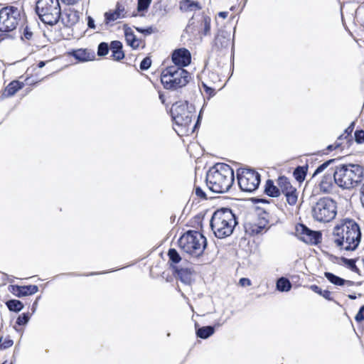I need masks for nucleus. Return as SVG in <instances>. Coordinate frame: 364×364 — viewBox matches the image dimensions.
Wrapping results in <instances>:
<instances>
[{"label": "nucleus", "mask_w": 364, "mask_h": 364, "mask_svg": "<svg viewBox=\"0 0 364 364\" xmlns=\"http://www.w3.org/2000/svg\"><path fill=\"white\" fill-rule=\"evenodd\" d=\"M193 110V107L189 106L186 101L176 102L171 107V114L175 124L184 129L185 132H188L190 129Z\"/></svg>", "instance_id": "nucleus-8"}, {"label": "nucleus", "mask_w": 364, "mask_h": 364, "mask_svg": "<svg viewBox=\"0 0 364 364\" xmlns=\"http://www.w3.org/2000/svg\"><path fill=\"white\" fill-rule=\"evenodd\" d=\"M191 77V74L185 69L170 66L162 72L161 82L165 89L175 90L186 86Z\"/></svg>", "instance_id": "nucleus-6"}, {"label": "nucleus", "mask_w": 364, "mask_h": 364, "mask_svg": "<svg viewBox=\"0 0 364 364\" xmlns=\"http://www.w3.org/2000/svg\"><path fill=\"white\" fill-rule=\"evenodd\" d=\"M308 171V166H297L293 173L295 179L301 183L304 181Z\"/></svg>", "instance_id": "nucleus-30"}, {"label": "nucleus", "mask_w": 364, "mask_h": 364, "mask_svg": "<svg viewBox=\"0 0 364 364\" xmlns=\"http://www.w3.org/2000/svg\"><path fill=\"white\" fill-rule=\"evenodd\" d=\"M360 201L362 205L364 207V183L363 184L360 190Z\"/></svg>", "instance_id": "nucleus-52"}, {"label": "nucleus", "mask_w": 364, "mask_h": 364, "mask_svg": "<svg viewBox=\"0 0 364 364\" xmlns=\"http://www.w3.org/2000/svg\"><path fill=\"white\" fill-rule=\"evenodd\" d=\"M135 28H136V30L138 32H139V33H144V28H139V27H136Z\"/></svg>", "instance_id": "nucleus-57"}, {"label": "nucleus", "mask_w": 364, "mask_h": 364, "mask_svg": "<svg viewBox=\"0 0 364 364\" xmlns=\"http://www.w3.org/2000/svg\"><path fill=\"white\" fill-rule=\"evenodd\" d=\"M210 21H211V19L209 16H202L199 33H201L203 36L210 35Z\"/></svg>", "instance_id": "nucleus-29"}, {"label": "nucleus", "mask_w": 364, "mask_h": 364, "mask_svg": "<svg viewBox=\"0 0 364 364\" xmlns=\"http://www.w3.org/2000/svg\"><path fill=\"white\" fill-rule=\"evenodd\" d=\"M264 192L267 196L276 198L280 195V188L279 186H274V182L269 179L266 182Z\"/></svg>", "instance_id": "nucleus-27"}, {"label": "nucleus", "mask_w": 364, "mask_h": 364, "mask_svg": "<svg viewBox=\"0 0 364 364\" xmlns=\"http://www.w3.org/2000/svg\"><path fill=\"white\" fill-rule=\"evenodd\" d=\"M268 221L265 219H258L257 221H246L244 224L245 232L247 235L253 236L265 232Z\"/></svg>", "instance_id": "nucleus-14"}, {"label": "nucleus", "mask_w": 364, "mask_h": 364, "mask_svg": "<svg viewBox=\"0 0 364 364\" xmlns=\"http://www.w3.org/2000/svg\"><path fill=\"white\" fill-rule=\"evenodd\" d=\"M124 35H125V39L129 46L132 47L133 48H136L139 47V42L134 34L133 31L127 27V26H124Z\"/></svg>", "instance_id": "nucleus-25"}, {"label": "nucleus", "mask_w": 364, "mask_h": 364, "mask_svg": "<svg viewBox=\"0 0 364 364\" xmlns=\"http://www.w3.org/2000/svg\"><path fill=\"white\" fill-rule=\"evenodd\" d=\"M330 173H326L322 178L319 183L320 189L323 193H328L332 190L333 186V167L331 168Z\"/></svg>", "instance_id": "nucleus-20"}, {"label": "nucleus", "mask_w": 364, "mask_h": 364, "mask_svg": "<svg viewBox=\"0 0 364 364\" xmlns=\"http://www.w3.org/2000/svg\"><path fill=\"white\" fill-rule=\"evenodd\" d=\"M32 36H33L32 31H30V29L28 28V26H26L23 30V36H21V38L26 39V40H31L32 38Z\"/></svg>", "instance_id": "nucleus-45"}, {"label": "nucleus", "mask_w": 364, "mask_h": 364, "mask_svg": "<svg viewBox=\"0 0 364 364\" xmlns=\"http://www.w3.org/2000/svg\"><path fill=\"white\" fill-rule=\"evenodd\" d=\"M348 298L353 300L356 299V296L355 295L350 294L348 295Z\"/></svg>", "instance_id": "nucleus-59"}, {"label": "nucleus", "mask_w": 364, "mask_h": 364, "mask_svg": "<svg viewBox=\"0 0 364 364\" xmlns=\"http://www.w3.org/2000/svg\"><path fill=\"white\" fill-rule=\"evenodd\" d=\"M324 275L331 283L337 286H343L345 284H348V286H352L353 284V282L345 280L344 279L339 277L331 272H325Z\"/></svg>", "instance_id": "nucleus-24"}, {"label": "nucleus", "mask_w": 364, "mask_h": 364, "mask_svg": "<svg viewBox=\"0 0 364 364\" xmlns=\"http://www.w3.org/2000/svg\"><path fill=\"white\" fill-rule=\"evenodd\" d=\"M152 0H138L137 11L142 12L146 11Z\"/></svg>", "instance_id": "nucleus-38"}, {"label": "nucleus", "mask_w": 364, "mask_h": 364, "mask_svg": "<svg viewBox=\"0 0 364 364\" xmlns=\"http://www.w3.org/2000/svg\"><path fill=\"white\" fill-rule=\"evenodd\" d=\"M333 242L341 249L355 250L360 242L361 232L359 225L353 220H345L337 225L333 232Z\"/></svg>", "instance_id": "nucleus-1"}, {"label": "nucleus", "mask_w": 364, "mask_h": 364, "mask_svg": "<svg viewBox=\"0 0 364 364\" xmlns=\"http://www.w3.org/2000/svg\"><path fill=\"white\" fill-rule=\"evenodd\" d=\"M110 49L112 53V58L115 60H120L124 58V53L122 50V43L119 41H113L110 44Z\"/></svg>", "instance_id": "nucleus-21"}, {"label": "nucleus", "mask_w": 364, "mask_h": 364, "mask_svg": "<svg viewBox=\"0 0 364 364\" xmlns=\"http://www.w3.org/2000/svg\"><path fill=\"white\" fill-rule=\"evenodd\" d=\"M201 6L198 2L191 0H182L180 2V9L183 12L193 11L200 10Z\"/></svg>", "instance_id": "nucleus-26"}, {"label": "nucleus", "mask_w": 364, "mask_h": 364, "mask_svg": "<svg viewBox=\"0 0 364 364\" xmlns=\"http://www.w3.org/2000/svg\"><path fill=\"white\" fill-rule=\"evenodd\" d=\"M363 178V168L359 164H338L333 166L334 183L343 189L353 188Z\"/></svg>", "instance_id": "nucleus-3"}, {"label": "nucleus", "mask_w": 364, "mask_h": 364, "mask_svg": "<svg viewBox=\"0 0 364 364\" xmlns=\"http://www.w3.org/2000/svg\"><path fill=\"white\" fill-rule=\"evenodd\" d=\"M79 12L75 10H69L65 13V18L63 17L62 21L66 26H71L78 22Z\"/></svg>", "instance_id": "nucleus-23"}, {"label": "nucleus", "mask_w": 364, "mask_h": 364, "mask_svg": "<svg viewBox=\"0 0 364 364\" xmlns=\"http://www.w3.org/2000/svg\"><path fill=\"white\" fill-rule=\"evenodd\" d=\"M310 289L313 291H314V292L320 294L321 296H322L326 299L329 300V301L332 300V298L331 296V292L329 291L328 290H322L319 287H318L317 285H315V284L311 285L310 287Z\"/></svg>", "instance_id": "nucleus-35"}, {"label": "nucleus", "mask_w": 364, "mask_h": 364, "mask_svg": "<svg viewBox=\"0 0 364 364\" xmlns=\"http://www.w3.org/2000/svg\"><path fill=\"white\" fill-rule=\"evenodd\" d=\"M109 47L107 43L102 42L99 44L97 48V55L99 56H105L109 52Z\"/></svg>", "instance_id": "nucleus-39"}, {"label": "nucleus", "mask_w": 364, "mask_h": 364, "mask_svg": "<svg viewBox=\"0 0 364 364\" xmlns=\"http://www.w3.org/2000/svg\"><path fill=\"white\" fill-rule=\"evenodd\" d=\"M168 255L170 261L174 264L178 263L181 259L180 255L175 249H170Z\"/></svg>", "instance_id": "nucleus-37"}, {"label": "nucleus", "mask_w": 364, "mask_h": 364, "mask_svg": "<svg viewBox=\"0 0 364 364\" xmlns=\"http://www.w3.org/2000/svg\"><path fill=\"white\" fill-rule=\"evenodd\" d=\"M36 11L39 18L46 24H56L62 15L59 0H38Z\"/></svg>", "instance_id": "nucleus-7"}, {"label": "nucleus", "mask_w": 364, "mask_h": 364, "mask_svg": "<svg viewBox=\"0 0 364 364\" xmlns=\"http://www.w3.org/2000/svg\"><path fill=\"white\" fill-rule=\"evenodd\" d=\"M192 21H193V18H192V19H191V20H190V21H189V24H190V25H191V24H193V23H192V22H191Z\"/></svg>", "instance_id": "nucleus-60"}, {"label": "nucleus", "mask_w": 364, "mask_h": 364, "mask_svg": "<svg viewBox=\"0 0 364 364\" xmlns=\"http://www.w3.org/2000/svg\"><path fill=\"white\" fill-rule=\"evenodd\" d=\"M97 273H91L90 275L97 274Z\"/></svg>", "instance_id": "nucleus-62"}, {"label": "nucleus", "mask_w": 364, "mask_h": 364, "mask_svg": "<svg viewBox=\"0 0 364 364\" xmlns=\"http://www.w3.org/2000/svg\"><path fill=\"white\" fill-rule=\"evenodd\" d=\"M296 232L299 235L300 240L307 244L317 245L321 242V233L319 231L310 230L303 224H299L296 227Z\"/></svg>", "instance_id": "nucleus-13"}, {"label": "nucleus", "mask_w": 364, "mask_h": 364, "mask_svg": "<svg viewBox=\"0 0 364 364\" xmlns=\"http://www.w3.org/2000/svg\"><path fill=\"white\" fill-rule=\"evenodd\" d=\"M355 136V140L358 144H362L364 143V131L360 130H356L354 134Z\"/></svg>", "instance_id": "nucleus-43"}, {"label": "nucleus", "mask_w": 364, "mask_h": 364, "mask_svg": "<svg viewBox=\"0 0 364 364\" xmlns=\"http://www.w3.org/2000/svg\"><path fill=\"white\" fill-rule=\"evenodd\" d=\"M178 243L184 252L198 257L203 254L207 246V240L200 232L188 230L179 238Z\"/></svg>", "instance_id": "nucleus-5"}, {"label": "nucleus", "mask_w": 364, "mask_h": 364, "mask_svg": "<svg viewBox=\"0 0 364 364\" xmlns=\"http://www.w3.org/2000/svg\"><path fill=\"white\" fill-rule=\"evenodd\" d=\"M6 305L10 311L14 312H19L23 308V304H22V302L16 299L8 300L6 302Z\"/></svg>", "instance_id": "nucleus-31"}, {"label": "nucleus", "mask_w": 364, "mask_h": 364, "mask_svg": "<svg viewBox=\"0 0 364 364\" xmlns=\"http://www.w3.org/2000/svg\"><path fill=\"white\" fill-rule=\"evenodd\" d=\"M30 319V316L28 313H23L21 315L18 316L16 320V324L18 326H23L26 324Z\"/></svg>", "instance_id": "nucleus-41"}, {"label": "nucleus", "mask_w": 364, "mask_h": 364, "mask_svg": "<svg viewBox=\"0 0 364 364\" xmlns=\"http://www.w3.org/2000/svg\"><path fill=\"white\" fill-rule=\"evenodd\" d=\"M2 364H8L7 361H4Z\"/></svg>", "instance_id": "nucleus-63"}, {"label": "nucleus", "mask_w": 364, "mask_h": 364, "mask_svg": "<svg viewBox=\"0 0 364 364\" xmlns=\"http://www.w3.org/2000/svg\"><path fill=\"white\" fill-rule=\"evenodd\" d=\"M44 65H45V62H43V61H41V62L38 63V67H39V68H43Z\"/></svg>", "instance_id": "nucleus-58"}, {"label": "nucleus", "mask_w": 364, "mask_h": 364, "mask_svg": "<svg viewBox=\"0 0 364 364\" xmlns=\"http://www.w3.org/2000/svg\"><path fill=\"white\" fill-rule=\"evenodd\" d=\"M200 114H201V111L199 113V115H198V120H197V122L194 125V127L193 128H196V126L198 125V122H199V120H200ZM194 129H192V132H193Z\"/></svg>", "instance_id": "nucleus-56"}, {"label": "nucleus", "mask_w": 364, "mask_h": 364, "mask_svg": "<svg viewBox=\"0 0 364 364\" xmlns=\"http://www.w3.org/2000/svg\"><path fill=\"white\" fill-rule=\"evenodd\" d=\"M195 193L198 197H199L202 199H206L205 193L202 190V188L200 187H199V186L196 187Z\"/></svg>", "instance_id": "nucleus-47"}, {"label": "nucleus", "mask_w": 364, "mask_h": 364, "mask_svg": "<svg viewBox=\"0 0 364 364\" xmlns=\"http://www.w3.org/2000/svg\"><path fill=\"white\" fill-rule=\"evenodd\" d=\"M355 319L358 322H360L364 320V305L360 308L358 312L355 316Z\"/></svg>", "instance_id": "nucleus-46"}, {"label": "nucleus", "mask_w": 364, "mask_h": 364, "mask_svg": "<svg viewBox=\"0 0 364 364\" xmlns=\"http://www.w3.org/2000/svg\"><path fill=\"white\" fill-rule=\"evenodd\" d=\"M228 12H225V11H222V12H220L218 14L219 16L223 18H225L227 16H228Z\"/></svg>", "instance_id": "nucleus-55"}, {"label": "nucleus", "mask_w": 364, "mask_h": 364, "mask_svg": "<svg viewBox=\"0 0 364 364\" xmlns=\"http://www.w3.org/2000/svg\"><path fill=\"white\" fill-rule=\"evenodd\" d=\"M237 224L236 216L230 208H223L214 212L210 227L215 237L225 238L230 236Z\"/></svg>", "instance_id": "nucleus-4"}, {"label": "nucleus", "mask_w": 364, "mask_h": 364, "mask_svg": "<svg viewBox=\"0 0 364 364\" xmlns=\"http://www.w3.org/2000/svg\"><path fill=\"white\" fill-rule=\"evenodd\" d=\"M231 34L225 30H219L214 40V46L218 49L228 48L230 45Z\"/></svg>", "instance_id": "nucleus-18"}, {"label": "nucleus", "mask_w": 364, "mask_h": 364, "mask_svg": "<svg viewBox=\"0 0 364 364\" xmlns=\"http://www.w3.org/2000/svg\"><path fill=\"white\" fill-rule=\"evenodd\" d=\"M215 333V327L211 326H206L198 328L196 330V335L198 338L206 339L211 336Z\"/></svg>", "instance_id": "nucleus-28"}, {"label": "nucleus", "mask_w": 364, "mask_h": 364, "mask_svg": "<svg viewBox=\"0 0 364 364\" xmlns=\"http://www.w3.org/2000/svg\"><path fill=\"white\" fill-rule=\"evenodd\" d=\"M291 288L289 280L285 277L279 278L277 282V289L279 291H289Z\"/></svg>", "instance_id": "nucleus-32"}, {"label": "nucleus", "mask_w": 364, "mask_h": 364, "mask_svg": "<svg viewBox=\"0 0 364 364\" xmlns=\"http://www.w3.org/2000/svg\"><path fill=\"white\" fill-rule=\"evenodd\" d=\"M338 161V159H333L325 161L324 163H323L322 164L317 167V168L315 170L313 174V176H315L316 175L323 172L330 165L337 164Z\"/></svg>", "instance_id": "nucleus-36"}, {"label": "nucleus", "mask_w": 364, "mask_h": 364, "mask_svg": "<svg viewBox=\"0 0 364 364\" xmlns=\"http://www.w3.org/2000/svg\"><path fill=\"white\" fill-rule=\"evenodd\" d=\"M151 65V60L149 57L144 58L140 63V69L142 70H148Z\"/></svg>", "instance_id": "nucleus-42"}, {"label": "nucleus", "mask_w": 364, "mask_h": 364, "mask_svg": "<svg viewBox=\"0 0 364 364\" xmlns=\"http://www.w3.org/2000/svg\"><path fill=\"white\" fill-rule=\"evenodd\" d=\"M172 61L175 66H178V68H183L188 65L191 62L190 51L185 48L175 50L172 53Z\"/></svg>", "instance_id": "nucleus-15"}, {"label": "nucleus", "mask_w": 364, "mask_h": 364, "mask_svg": "<svg viewBox=\"0 0 364 364\" xmlns=\"http://www.w3.org/2000/svg\"><path fill=\"white\" fill-rule=\"evenodd\" d=\"M203 87L205 92L209 94L210 96H213L215 94V90L213 88L208 87L206 85L203 84Z\"/></svg>", "instance_id": "nucleus-51"}, {"label": "nucleus", "mask_w": 364, "mask_h": 364, "mask_svg": "<svg viewBox=\"0 0 364 364\" xmlns=\"http://www.w3.org/2000/svg\"><path fill=\"white\" fill-rule=\"evenodd\" d=\"M277 186L286 197L287 201L289 205H294L298 200V192L295 187H294L289 179L285 176H279L277 180Z\"/></svg>", "instance_id": "nucleus-12"}, {"label": "nucleus", "mask_w": 364, "mask_h": 364, "mask_svg": "<svg viewBox=\"0 0 364 364\" xmlns=\"http://www.w3.org/2000/svg\"><path fill=\"white\" fill-rule=\"evenodd\" d=\"M354 127H355V122H353L348 127H347L345 131H344V133L343 134H341L338 138V141H341L343 139H346V143L348 144V146H349L348 143L349 142H351L352 141V136H351V133L353 132V129H354Z\"/></svg>", "instance_id": "nucleus-33"}, {"label": "nucleus", "mask_w": 364, "mask_h": 364, "mask_svg": "<svg viewBox=\"0 0 364 364\" xmlns=\"http://www.w3.org/2000/svg\"><path fill=\"white\" fill-rule=\"evenodd\" d=\"M23 86V83L18 80L11 82L5 88L3 95L4 97H11L14 95Z\"/></svg>", "instance_id": "nucleus-22"}, {"label": "nucleus", "mask_w": 364, "mask_h": 364, "mask_svg": "<svg viewBox=\"0 0 364 364\" xmlns=\"http://www.w3.org/2000/svg\"><path fill=\"white\" fill-rule=\"evenodd\" d=\"M136 14L135 13H133V14L132 15V16H136Z\"/></svg>", "instance_id": "nucleus-61"}, {"label": "nucleus", "mask_w": 364, "mask_h": 364, "mask_svg": "<svg viewBox=\"0 0 364 364\" xmlns=\"http://www.w3.org/2000/svg\"><path fill=\"white\" fill-rule=\"evenodd\" d=\"M13 344H14V341L11 339H10L9 338H5L4 340V341H3V340L1 341L0 348L5 349V348L12 346Z\"/></svg>", "instance_id": "nucleus-44"}, {"label": "nucleus", "mask_w": 364, "mask_h": 364, "mask_svg": "<svg viewBox=\"0 0 364 364\" xmlns=\"http://www.w3.org/2000/svg\"><path fill=\"white\" fill-rule=\"evenodd\" d=\"M175 273L178 279L185 284H191L193 280V271L191 268H178L176 266L173 267Z\"/></svg>", "instance_id": "nucleus-19"}, {"label": "nucleus", "mask_w": 364, "mask_h": 364, "mask_svg": "<svg viewBox=\"0 0 364 364\" xmlns=\"http://www.w3.org/2000/svg\"><path fill=\"white\" fill-rule=\"evenodd\" d=\"M343 262L353 272H358L359 269L355 265V261L353 259L343 258Z\"/></svg>", "instance_id": "nucleus-40"}, {"label": "nucleus", "mask_w": 364, "mask_h": 364, "mask_svg": "<svg viewBox=\"0 0 364 364\" xmlns=\"http://www.w3.org/2000/svg\"><path fill=\"white\" fill-rule=\"evenodd\" d=\"M104 16L105 24L127 16L124 6L119 2L117 3L114 10L105 12Z\"/></svg>", "instance_id": "nucleus-16"}, {"label": "nucleus", "mask_w": 364, "mask_h": 364, "mask_svg": "<svg viewBox=\"0 0 364 364\" xmlns=\"http://www.w3.org/2000/svg\"><path fill=\"white\" fill-rule=\"evenodd\" d=\"M80 0H62L63 2L68 4V5H73L77 4Z\"/></svg>", "instance_id": "nucleus-53"}, {"label": "nucleus", "mask_w": 364, "mask_h": 364, "mask_svg": "<svg viewBox=\"0 0 364 364\" xmlns=\"http://www.w3.org/2000/svg\"><path fill=\"white\" fill-rule=\"evenodd\" d=\"M237 177L240 188L244 192H254L260 183V175L252 169L240 168Z\"/></svg>", "instance_id": "nucleus-11"}, {"label": "nucleus", "mask_w": 364, "mask_h": 364, "mask_svg": "<svg viewBox=\"0 0 364 364\" xmlns=\"http://www.w3.org/2000/svg\"><path fill=\"white\" fill-rule=\"evenodd\" d=\"M73 56L75 59L82 62H85L91 60L90 53H87L86 50L83 49H79L74 51Z\"/></svg>", "instance_id": "nucleus-34"}, {"label": "nucleus", "mask_w": 364, "mask_h": 364, "mask_svg": "<svg viewBox=\"0 0 364 364\" xmlns=\"http://www.w3.org/2000/svg\"><path fill=\"white\" fill-rule=\"evenodd\" d=\"M144 34L149 35L153 33V28L152 27H148L146 28H144Z\"/></svg>", "instance_id": "nucleus-54"}, {"label": "nucleus", "mask_w": 364, "mask_h": 364, "mask_svg": "<svg viewBox=\"0 0 364 364\" xmlns=\"http://www.w3.org/2000/svg\"><path fill=\"white\" fill-rule=\"evenodd\" d=\"M21 11L15 6H6L0 10V31L10 32L15 30L22 21Z\"/></svg>", "instance_id": "nucleus-10"}, {"label": "nucleus", "mask_w": 364, "mask_h": 364, "mask_svg": "<svg viewBox=\"0 0 364 364\" xmlns=\"http://www.w3.org/2000/svg\"><path fill=\"white\" fill-rule=\"evenodd\" d=\"M344 147V146H343V143L341 142V141H338L337 139V141H336V143L334 144H331V145H329L327 146V150L328 151H333L338 147Z\"/></svg>", "instance_id": "nucleus-48"}, {"label": "nucleus", "mask_w": 364, "mask_h": 364, "mask_svg": "<svg viewBox=\"0 0 364 364\" xmlns=\"http://www.w3.org/2000/svg\"><path fill=\"white\" fill-rule=\"evenodd\" d=\"M336 202L330 198L324 197L312 207V215L318 222L328 223L336 217Z\"/></svg>", "instance_id": "nucleus-9"}, {"label": "nucleus", "mask_w": 364, "mask_h": 364, "mask_svg": "<svg viewBox=\"0 0 364 364\" xmlns=\"http://www.w3.org/2000/svg\"><path fill=\"white\" fill-rule=\"evenodd\" d=\"M87 26L92 29L96 28L95 20L91 16H87Z\"/></svg>", "instance_id": "nucleus-50"}, {"label": "nucleus", "mask_w": 364, "mask_h": 364, "mask_svg": "<svg viewBox=\"0 0 364 364\" xmlns=\"http://www.w3.org/2000/svg\"><path fill=\"white\" fill-rule=\"evenodd\" d=\"M234 182V171L228 164L218 163L211 167L206 174L209 189L217 193L228 191Z\"/></svg>", "instance_id": "nucleus-2"}, {"label": "nucleus", "mask_w": 364, "mask_h": 364, "mask_svg": "<svg viewBox=\"0 0 364 364\" xmlns=\"http://www.w3.org/2000/svg\"><path fill=\"white\" fill-rule=\"evenodd\" d=\"M239 284L242 286V287H245V286H250L251 285V281L247 279V278H241L239 281Z\"/></svg>", "instance_id": "nucleus-49"}, {"label": "nucleus", "mask_w": 364, "mask_h": 364, "mask_svg": "<svg viewBox=\"0 0 364 364\" xmlns=\"http://www.w3.org/2000/svg\"><path fill=\"white\" fill-rule=\"evenodd\" d=\"M9 289V291L17 297L33 295L38 291V287L36 285H10Z\"/></svg>", "instance_id": "nucleus-17"}]
</instances>
